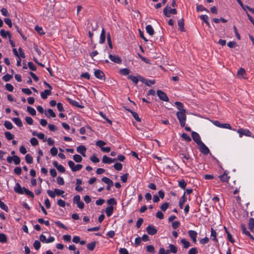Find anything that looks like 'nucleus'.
<instances>
[{
	"label": "nucleus",
	"instance_id": "f257e3e1",
	"mask_svg": "<svg viewBox=\"0 0 254 254\" xmlns=\"http://www.w3.org/2000/svg\"><path fill=\"white\" fill-rule=\"evenodd\" d=\"M176 107L178 110L176 115L182 127H184L186 121V110L184 108L183 104L180 102H176Z\"/></svg>",
	"mask_w": 254,
	"mask_h": 254
},
{
	"label": "nucleus",
	"instance_id": "f03ea898",
	"mask_svg": "<svg viewBox=\"0 0 254 254\" xmlns=\"http://www.w3.org/2000/svg\"><path fill=\"white\" fill-rule=\"evenodd\" d=\"M163 13L165 16L170 17L175 14V8H172L170 6L167 5L163 10Z\"/></svg>",
	"mask_w": 254,
	"mask_h": 254
},
{
	"label": "nucleus",
	"instance_id": "7ed1b4c3",
	"mask_svg": "<svg viewBox=\"0 0 254 254\" xmlns=\"http://www.w3.org/2000/svg\"><path fill=\"white\" fill-rule=\"evenodd\" d=\"M73 201L74 203L77 204L79 208L83 209L84 208V204L80 200V196L79 195H76L73 197Z\"/></svg>",
	"mask_w": 254,
	"mask_h": 254
},
{
	"label": "nucleus",
	"instance_id": "20e7f679",
	"mask_svg": "<svg viewBox=\"0 0 254 254\" xmlns=\"http://www.w3.org/2000/svg\"><path fill=\"white\" fill-rule=\"evenodd\" d=\"M197 145L198 146L199 151L203 154L207 155L209 153L210 150L209 148L204 144L203 142H202Z\"/></svg>",
	"mask_w": 254,
	"mask_h": 254
},
{
	"label": "nucleus",
	"instance_id": "39448f33",
	"mask_svg": "<svg viewBox=\"0 0 254 254\" xmlns=\"http://www.w3.org/2000/svg\"><path fill=\"white\" fill-rule=\"evenodd\" d=\"M237 132L239 133L240 137H242L243 135L246 136H252V132L248 129L242 128L237 130Z\"/></svg>",
	"mask_w": 254,
	"mask_h": 254
},
{
	"label": "nucleus",
	"instance_id": "423d86ee",
	"mask_svg": "<svg viewBox=\"0 0 254 254\" xmlns=\"http://www.w3.org/2000/svg\"><path fill=\"white\" fill-rule=\"evenodd\" d=\"M213 123L217 127L231 129V127L229 124H221L220 122L218 121H215Z\"/></svg>",
	"mask_w": 254,
	"mask_h": 254
},
{
	"label": "nucleus",
	"instance_id": "0eeeda50",
	"mask_svg": "<svg viewBox=\"0 0 254 254\" xmlns=\"http://www.w3.org/2000/svg\"><path fill=\"white\" fill-rule=\"evenodd\" d=\"M102 181L108 185L107 187V190H110L111 187H112L114 185L113 182L111 180L106 177L102 178Z\"/></svg>",
	"mask_w": 254,
	"mask_h": 254
},
{
	"label": "nucleus",
	"instance_id": "6e6552de",
	"mask_svg": "<svg viewBox=\"0 0 254 254\" xmlns=\"http://www.w3.org/2000/svg\"><path fill=\"white\" fill-rule=\"evenodd\" d=\"M95 77L99 79L105 80V75L104 72L100 69L95 70L94 71Z\"/></svg>",
	"mask_w": 254,
	"mask_h": 254
},
{
	"label": "nucleus",
	"instance_id": "1a4fd4ad",
	"mask_svg": "<svg viewBox=\"0 0 254 254\" xmlns=\"http://www.w3.org/2000/svg\"><path fill=\"white\" fill-rule=\"evenodd\" d=\"M191 136L193 140L197 144V145H198L199 144L202 142L200 139V137L198 133H197V132L195 131H192L191 132Z\"/></svg>",
	"mask_w": 254,
	"mask_h": 254
},
{
	"label": "nucleus",
	"instance_id": "9d476101",
	"mask_svg": "<svg viewBox=\"0 0 254 254\" xmlns=\"http://www.w3.org/2000/svg\"><path fill=\"white\" fill-rule=\"evenodd\" d=\"M157 94L161 100L164 101H168L169 98L167 95L163 91L159 90L157 91Z\"/></svg>",
	"mask_w": 254,
	"mask_h": 254
},
{
	"label": "nucleus",
	"instance_id": "9b49d317",
	"mask_svg": "<svg viewBox=\"0 0 254 254\" xmlns=\"http://www.w3.org/2000/svg\"><path fill=\"white\" fill-rule=\"evenodd\" d=\"M109 58L111 60V61H112V62H113L115 63L119 64L122 63V60L118 56L113 55L110 54L109 56Z\"/></svg>",
	"mask_w": 254,
	"mask_h": 254
},
{
	"label": "nucleus",
	"instance_id": "f8f14e48",
	"mask_svg": "<svg viewBox=\"0 0 254 254\" xmlns=\"http://www.w3.org/2000/svg\"><path fill=\"white\" fill-rule=\"evenodd\" d=\"M188 234L190 238L191 239L192 242L195 243L196 242V237L197 235L196 232L194 230H190L188 231Z\"/></svg>",
	"mask_w": 254,
	"mask_h": 254
},
{
	"label": "nucleus",
	"instance_id": "ddd939ff",
	"mask_svg": "<svg viewBox=\"0 0 254 254\" xmlns=\"http://www.w3.org/2000/svg\"><path fill=\"white\" fill-rule=\"evenodd\" d=\"M179 156L185 163H186V161L189 160L190 159V156L188 153H180Z\"/></svg>",
	"mask_w": 254,
	"mask_h": 254
},
{
	"label": "nucleus",
	"instance_id": "4468645a",
	"mask_svg": "<svg viewBox=\"0 0 254 254\" xmlns=\"http://www.w3.org/2000/svg\"><path fill=\"white\" fill-rule=\"evenodd\" d=\"M116 160H117V159H116V158L112 159L111 158H110V157L107 156L106 155H104L103 157V159H102L103 163H107V164L112 163L113 162H115Z\"/></svg>",
	"mask_w": 254,
	"mask_h": 254
},
{
	"label": "nucleus",
	"instance_id": "2eb2a0df",
	"mask_svg": "<svg viewBox=\"0 0 254 254\" xmlns=\"http://www.w3.org/2000/svg\"><path fill=\"white\" fill-rule=\"evenodd\" d=\"M146 231L148 234L151 235H155L157 232V230L154 228V227L152 225H149L146 228Z\"/></svg>",
	"mask_w": 254,
	"mask_h": 254
},
{
	"label": "nucleus",
	"instance_id": "dca6fc26",
	"mask_svg": "<svg viewBox=\"0 0 254 254\" xmlns=\"http://www.w3.org/2000/svg\"><path fill=\"white\" fill-rule=\"evenodd\" d=\"M77 151L81 154L83 157H85V152L86 151V148L85 146L81 145L77 148Z\"/></svg>",
	"mask_w": 254,
	"mask_h": 254
},
{
	"label": "nucleus",
	"instance_id": "f3484780",
	"mask_svg": "<svg viewBox=\"0 0 254 254\" xmlns=\"http://www.w3.org/2000/svg\"><path fill=\"white\" fill-rule=\"evenodd\" d=\"M66 100L68 101V102L71 104L72 105L78 107L80 108H82L83 107L79 104V103L75 100H73L72 99H70L69 98H67Z\"/></svg>",
	"mask_w": 254,
	"mask_h": 254
},
{
	"label": "nucleus",
	"instance_id": "a211bd4d",
	"mask_svg": "<svg viewBox=\"0 0 254 254\" xmlns=\"http://www.w3.org/2000/svg\"><path fill=\"white\" fill-rule=\"evenodd\" d=\"M14 191L19 194H23V188H22L19 183H16L14 188Z\"/></svg>",
	"mask_w": 254,
	"mask_h": 254
},
{
	"label": "nucleus",
	"instance_id": "6ab92c4d",
	"mask_svg": "<svg viewBox=\"0 0 254 254\" xmlns=\"http://www.w3.org/2000/svg\"><path fill=\"white\" fill-rule=\"evenodd\" d=\"M187 201V196H186L185 192L184 193L183 196L181 198L179 201V207L181 209H182L183 206Z\"/></svg>",
	"mask_w": 254,
	"mask_h": 254
},
{
	"label": "nucleus",
	"instance_id": "aec40b11",
	"mask_svg": "<svg viewBox=\"0 0 254 254\" xmlns=\"http://www.w3.org/2000/svg\"><path fill=\"white\" fill-rule=\"evenodd\" d=\"M220 180L223 182H227L229 181L230 177L228 176L226 171L224 172V174L219 176Z\"/></svg>",
	"mask_w": 254,
	"mask_h": 254
},
{
	"label": "nucleus",
	"instance_id": "412c9836",
	"mask_svg": "<svg viewBox=\"0 0 254 254\" xmlns=\"http://www.w3.org/2000/svg\"><path fill=\"white\" fill-rule=\"evenodd\" d=\"M178 25L180 31H185L184 19L182 18L178 20Z\"/></svg>",
	"mask_w": 254,
	"mask_h": 254
},
{
	"label": "nucleus",
	"instance_id": "4be33fe9",
	"mask_svg": "<svg viewBox=\"0 0 254 254\" xmlns=\"http://www.w3.org/2000/svg\"><path fill=\"white\" fill-rule=\"evenodd\" d=\"M51 91L50 90H45L41 93V96L42 99H45L47 98L48 96L51 95Z\"/></svg>",
	"mask_w": 254,
	"mask_h": 254
},
{
	"label": "nucleus",
	"instance_id": "5701e85b",
	"mask_svg": "<svg viewBox=\"0 0 254 254\" xmlns=\"http://www.w3.org/2000/svg\"><path fill=\"white\" fill-rule=\"evenodd\" d=\"M181 243L183 245V248L184 249H188L190 246V243L185 239H182L181 240Z\"/></svg>",
	"mask_w": 254,
	"mask_h": 254
},
{
	"label": "nucleus",
	"instance_id": "b1692460",
	"mask_svg": "<svg viewBox=\"0 0 254 254\" xmlns=\"http://www.w3.org/2000/svg\"><path fill=\"white\" fill-rule=\"evenodd\" d=\"M105 38H106V34H105V30L104 28L102 29L100 37V40L99 43L100 44H103L104 43L105 41Z\"/></svg>",
	"mask_w": 254,
	"mask_h": 254
},
{
	"label": "nucleus",
	"instance_id": "393cba45",
	"mask_svg": "<svg viewBox=\"0 0 254 254\" xmlns=\"http://www.w3.org/2000/svg\"><path fill=\"white\" fill-rule=\"evenodd\" d=\"M211 237L212 239V240L215 242H217L218 240L217 239V233L216 231L213 229H211Z\"/></svg>",
	"mask_w": 254,
	"mask_h": 254
},
{
	"label": "nucleus",
	"instance_id": "a878e982",
	"mask_svg": "<svg viewBox=\"0 0 254 254\" xmlns=\"http://www.w3.org/2000/svg\"><path fill=\"white\" fill-rule=\"evenodd\" d=\"M246 74L245 70L243 68H241L237 72V75L239 78H244V75Z\"/></svg>",
	"mask_w": 254,
	"mask_h": 254
},
{
	"label": "nucleus",
	"instance_id": "bb28decb",
	"mask_svg": "<svg viewBox=\"0 0 254 254\" xmlns=\"http://www.w3.org/2000/svg\"><path fill=\"white\" fill-rule=\"evenodd\" d=\"M114 208L112 206H108L106 209V213L107 216H111L113 213Z\"/></svg>",
	"mask_w": 254,
	"mask_h": 254
},
{
	"label": "nucleus",
	"instance_id": "cd10ccee",
	"mask_svg": "<svg viewBox=\"0 0 254 254\" xmlns=\"http://www.w3.org/2000/svg\"><path fill=\"white\" fill-rule=\"evenodd\" d=\"M0 35L3 37L6 38V36H8L9 38L11 37V34L8 31H6L3 29H1L0 31Z\"/></svg>",
	"mask_w": 254,
	"mask_h": 254
},
{
	"label": "nucleus",
	"instance_id": "c85d7f7f",
	"mask_svg": "<svg viewBox=\"0 0 254 254\" xmlns=\"http://www.w3.org/2000/svg\"><path fill=\"white\" fill-rule=\"evenodd\" d=\"M12 120L18 127H21L23 126L22 121H21V120L19 118H13L12 119Z\"/></svg>",
	"mask_w": 254,
	"mask_h": 254
},
{
	"label": "nucleus",
	"instance_id": "c756f323",
	"mask_svg": "<svg viewBox=\"0 0 254 254\" xmlns=\"http://www.w3.org/2000/svg\"><path fill=\"white\" fill-rule=\"evenodd\" d=\"M45 115L47 117H52L53 118H55L56 117V114L54 112L52 109H48L46 113H45Z\"/></svg>",
	"mask_w": 254,
	"mask_h": 254
},
{
	"label": "nucleus",
	"instance_id": "7c9ffc66",
	"mask_svg": "<svg viewBox=\"0 0 254 254\" xmlns=\"http://www.w3.org/2000/svg\"><path fill=\"white\" fill-rule=\"evenodd\" d=\"M146 32L150 35H153L154 32V29L152 26L150 25H147L146 27Z\"/></svg>",
	"mask_w": 254,
	"mask_h": 254
},
{
	"label": "nucleus",
	"instance_id": "2f4dec72",
	"mask_svg": "<svg viewBox=\"0 0 254 254\" xmlns=\"http://www.w3.org/2000/svg\"><path fill=\"white\" fill-rule=\"evenodd\" d=\"M141 81L142 82L145 83L147 86H150L151 84H154L155 83V81L154 80H146L144 79H142Z\"/></svg>",
	"mask_w": 254,
	"mask_h": 254
},
{
	"label": "nucleus",
	"instance_id": "473e14b6",
	"mask_svg": "<svg viewBox=\"0 0 254 254\" xmlns=\"http://www.w3.org/2000/svg\"><path fill=\"white\" fill-rule=\"evenodd\" d=\"M200 18L203 20L208 26H210V24L208 21V16L207 15H201L199 16Z\"/></svg>",
	"mask_w": 254,
	"mask_h": 254
},
{
	"label": "nucleus",
	"instance_id": "72a5a7b5",
	"mask_svg": "<svg viewBox=\"0 0 254 254\" xmlns=\"http://www.w3.org/2000/svg\"><path fill=\"white\" fill-rule=\"evenodd\" d=\"M178 185L181 189H184L187 186V183L185 180L182 179L178 181Z\"/></svg>",
	"mask_w": 254,
	"mask_h": 254
},
{
	"label": "nucleus",
	"instance_id": "f704fd0d",
	"mask_svg": "<svg viewBox=\"0 0 254 254\" xmlns=\"http://www.w3.org/2000/svg\"><path fill=\"white\" fill-rule=\"evenodd\" d=\"M170 249L165 250V254H170L171 253H175V246L171 244L169 246Z\"/></svg>",
	"mask_w": 254,
	"mask_h": 254
},
{
	"label": "nucleus",
	"instance_id": "c9c22d12",
	"mask_svg": "<svg viewBox=\"0 0 254 254\" xmlns=\"http://www.w3.org/2000/svg\"><path fill=\"white\" fill-rule=\"evenodd\" d=\"M27 111L32 116H35L36 114L35 110L33 108L30 106L27 107Z\"/></svg>",
	"mask_w": 254,
	"mask_h": 254
},
{
	"label": "nucleus",
	"instance_id": "e433bc0d",
	"mask_svg": "<svg viewBox=\"0 0 254 254\" xmlns=\"http://www.w3.org/2000/svg\"><path fill=\"white\" fill-rule=\"evenodd\" d=\"M4 127L8 129H11L13 128V125L11 123L8 121H6L4 123Z\"/></svg>",
	"mask_w": 254,
	"mask_h": 254
},
{
	"label": "nucleus",
	"instance_id": "4c0bfd02",
	"mask_svg": "<svg viewBox=\"0 0 254 254\" xmlns=\"http://www.w3.org/2000/svg\"><path fill=\"white\" fill-rule=\"evenodd\" d=\"M73 159L77 163H80L82 160L81 156L78 154L73 155Z\"/></svg>",
	"mask_w": 254,
	"mask_h": 254
},
{
	"label": "nucleus",
	"instance_id": "58836bf2",
	"mask_svg": "<svg viewBox=\"0 0 254 254\" xmlns=\"http://www.w3.org/2000/svg\"><path fill=\"white\" fill-rule=\"evenodd\" d=\"M127 78L128 79L132 81L133 83H134L135 84H137L138 82V79L134 76L130 75L128 76Z\"/></svg>",
	"mask_w": 254,
	"mask_h": 254
},
{
	"label": "nucleus",
	"instance_id": "ea45409f",
	"mask_svg": "<svg viewBox=\"0 0 254 254\" xmlns=\"http://www.w3.org/2000/svg\"><path fill=\"white\" fill-rule=\"evenodd\" d=\"M106 144V143L105 142H104L103 140H98L96 142V145L98 147H100L101 149V148H103L104 146Z\"/></svg>",
	"mask_w": 254,
	"mask_h": 254
},
{
	"label": "nucleus",
	"instance_id": "a19ab883",
	"mask_svg": "<svg viewBox=\"0 0 254 254\" xmlns=\"http://www.w3.org/2000/svg\"><path fill=\"white\" fill-rule=\"evenodd\" d=\"M96 243L95 242H93L91 243L87 244V248L88 250L90 251H93L96 246Z\"/></svg>",
	"mask_w": 254,
	"mask_h": 254
},
{
	"label": "nucleus",
	"instance_id": "79ce46f5",
	"mask_svg": "<svg viewBox=\"0 0 254 254\" xmlns=\"http://www.w3.org/2000/svg\"><path fill=\"white\" fill-rule=\"evenodd\" d=\"M23 190H24V191H23L24 193H25L26 194L28 195L32 198H33L34 197V193L32 191H30L29 190H28V189H27L24 187H23Z\"/></svg>",
	"mask_w": 254,
	"mask_h": 254
},
{
	"label": "nucleus",
	"instance_id": "37998d69",
	"mask_svg": "<svg viewBox=\"0 0 254 254\" xmlns=\"http://www.w3.org/2000/svg\"><path fill=\"white\" fill-rule=\"evenodd\" d=\"M196 10L197 11H205L206 12H208V10L205 8L201 4L197 5Z\"/></svg>",
	"mask_w": 254,
	"mask_h": 254
},
{
	"label": "nucleus",
	"instance_id": "c03bdc74",
	"mask_svg": "<svg viewBox=\"0 0 254 254\" xmlns=\"http://www.w3.org/2000/svg\"><path fill=\"white\" fill-rule=\"evenodd\" d=\"M130 70L128 68H123L120 70V73L124 75H127L129 73Z\"/></svg>",
	"mask_w": 254,
	"mask_h": 254
},
{
	"label": "nucleus",
	"instance_id": "a18cd8bd",
	"mask_svg": "<svg viewBox=\"0 0 254 254\" xmlns=\"http://www.w3.org/2000/svg\"><path fill=\"white\" fill-rule=\"evenodd\" d=\"M7 242V238L5 234L3 233H0V242L6 243Z\"/></svg>",
	"mask_w": 254,
	"mask_h": 254
},
{
	"label": "nucleus",
	"instance_id": "49530a36",
	"mask_svg": "<svg viewBox=\"0 0 254 254\" xmlns=\"http://www.w3.org/2000/svg\"><path fill=\"white\" fill-rule=\"evenodd\" d=\"M25 160L27 163L31 164L33 162V158L29 154H27L25 156Z\"/></svg>",
	"mask_w": 254,
	"mask_h": 254
},
{
	"label": "nucleus",
	"instance_id": "de8ad7c7",
	"mask_svg": "<svg viewBox=\"0 0 254 254\" xmlns=\"http://www.w3.org/2000/svg\"><path fill=\"white\" fill-rule=\"evenodd\" d=\"M5 137L9 140L12 139L14 138V135L12 134L10 132L6 131L4 133Z\"/></svg>",
	"mask_w": 254,
	"mask_h": 254
},
{
	"label": "nucleus",
	"instance_id": "09e8293b",
	"mask_svg": "<svg viewBox=\"0 0 254 254\" xmlns=\"http://www.w3.org/2000/svg\"><path fill=\"white\" fill-rule=\"evenodd\" d=\"M12 158H13V161L14 162V163L15 165H18L20 164V159L18 156H17L16 155H14L12 156Z\"/></svg>",
	"mask_w": 254,
	"mask_h": 254
},
{
	"label": "nucleus",
	"instance_id": "8fccbe9b",
	"mask_svg": "<svg viewBox=\"0 0 254 254\" xmlns=\"http://www.w3.org/2000/svg\"><path fill=\"white\" fill-rule=\"evenodd\" d=\"M35 30L41 35L45 34V32L43 31V30L41 27L37 26L35 27Z\"/></svg>",
	"mask_w": 254,
	"mask_h": 254
},
{
	"label": "nucleus",
	"instance_id": "3c124183",
	"mask_svg": "<svg viewBox=\"0 0 254 254\" xmlns=\"http://www.w3.org/2000/svg\"><path fill=\"white\" fill-rule=\"evenodd\" d=\"M114 168L118 171H120L122 169L123 165L121 163H116L114 165Z\"/></svg>",
	"mask_w": 254,
	"mask_h": 254
},
{
	"label": "nucleus",
	"instance_id": "603ef678",
	"mask_svg": "<svg viewBox=\"0 0 254 254\" xmlns=\"http://www.w3.org/2000/svg\"><path fill=\"white\" fill-rule=\"evenodd\" d=\"M227 235V239L228 240L232 243H234L235 242L234 239L232 238V235L228 232L227 230H226Z\"/></svg>",
	"mask_w": 254,
	"mask_h": 254
},
{
	"label": "nucleus",
	"instance_id": "864d4df0",
	"mask_svg": "<svg viewBox=\"0 0 254 254\" xmlns=\"http://www.w3.org/2000/svg\"><path fill=\"white\" fill-rule=\"evenodd\" d=\"M181 136L187 141L190 142L191 141L190 137L186 133H183Z\"/></svg>",
	"mask_w": 254,
	"mask_h": 254
},
{
	"label": "nucleus",
	"instance_id": "5fc2aeb1",
	"mask_svg": "<svg viewBox=\"0 0 254 254\" xmlns=\"http://www.w3.org/2000/svg\"><path fill=\"white\" fill-rule=\"evenodd\" d=\"M12 77V75L9 74H6L2 77V79L4 81L7 82L9 81Z\"/></svg>",
	"mask_w": 254,
	"mask_h": 254
},
{
	"label": "nucleus",
	"instance_id": "6e6d98bb",
	"mask_svg": "<svg viewBox=\"0 0 254 254\" xmlns=\"http://www.w3.org/2000/svg\"><path fill=\"white\" fill-rule=\"evenodd\" d=\"M55 223L59 227H61L65 230L67 229V227L64 224H63L59 221H56Z\"/></svg>",
	"mask_w": 254,
	"mask_h": 254
},
{
	"label": "nucleus",
	"instance_id": "4d7b16f0",
	"mask_svg": "<svg viewBox=\"0 0 254 254\" xmlns=\"http://www.w3.org/2000/svg\"><path fill=\"white\" fill-rule=\"evenodd\" d=\"M131 114L132 115L133 117H134V118L138 122H140L141 121V119H140V118L138 116V115L137 114V113L136 112H132V111H130Z\"/></svg>",
	"mask_w": 254,
	"mask_h": 254
},
{
	"label": "nucleus",
	"instance_id": "13d9d810",
	"mask_svg": "<svg viewBox=\"0 0 254 254\" xmlns=\"http://www.w3.org/2000/svg\"><path fill=\"white\" fill-rule=\"evenodd\" d=\"M33 246L36 250H38L41 247V244L39 241L36 240L34 242Z\"/></svg>",
	"mask_w": 254,
	"mask_h": 254
},
{
	"label": "nucleus",
	"instance_id": "bf43d9fd",
	"mask_svg": "<svg viewBox=\"0 0 254 254\" xmlns=\"http://www.w3.org/2000/svg\"><path fill=\"white\" fill-rule=\"evenodd\" d=\"M38 222L41 224L44 223L47 226L50 225V222L49 221H45L42 218H39L38 219Z\"/></svg>",
	"mask_w": 254,
	"mask_h": 254
},
{
	"label": "nucleus",
	"instance_id": "052dcab7",
	"mask_svg": "<svg viewBox=\"0 0 254 254\" xmlns=\"http://www.w3.org/2000/svg\"><path fill=\"white\" fill-rule=\"evenodd\" d=\"M168 206H169V203L165 202L161 205L160 208L162 211H165L168 208Z\"/></svg>",
	"mask_w": 254,
	"mask_h": 254
},
{
	"label": "nucleus",
	"instance_id": "680f3d73",
	"mask_svg": "<svg viewBox=\"0 0 254 254\" xmlns=\"http://www.w3.org/2000/svg\"><path fill=\"white\" fill-rule=\"evenodd\" d=\"M30 143L31 144L33 145V146H35V145H38V140L37 139V138H35V137H32V138H31L30 139Z\"/></svg>",
	"mask_w": 254,
	"mask_h": 254
},
{
	"label": "nucleus",
	"instance_id": "e2e57ef3",
	"mask_svg": "<svg viewBox=\"0 0 254 254\" xmlns=\"http://www.w3.org/2000/svg\"><path fill=\"white\" fill-rule=\"evenodd\" d=\"M209 241V239L207 237H205L203 239H201V240H199V243L201 244H202V245H204V244H206L207 243H208Z\"/></svg>",
	"mask_w": 254,
	"mask_h": 254
},
{
	"label": "nucleus",
	"instance_id": "0e129e2a",
	"mask_svg": "<svg viewBox=\"0 0 254 254\" xmlns=\"http://www.w3.org/2000/svg\"><path fill=\"white\" fill-rule=\"evenodd\" d=\"M198 253V251L196 248H191L189 251L188 254H197Z\"/></svg>",
	"mask_w": 254,
	"mask_h": 254
},
{
	"label": "nucleus",
	"instance_id": "69168bd1",
	"mask_svg": "<svg viewBox=\"0 0 254 254\" xmlns=\"http://www.w3.org/2000/svg\"><path fill=\"white\" fill-rule=\"evenodd\" d=\"M147 251L149 253H155L154 248L152 245H148L146 247Z\"/></svg>",
	"mask_w": 254,
	"mask_h": 254
},
{
	"label": "nucleus",
	"instance_id": "338daca9",
	"mask_svg": "<svg viewBox=\"0 0 254 254\" xmlns=\"http://www.w3.org/2000/svg\"><path fill=\"white\" fill-rule=\"evenodd\" d=\"M50 152L53 156H56L58 153V149L55 147H53L51 149Z\"/></svg>",
	"mask_w": 254,
	"mask_h": 254
},
{
	"label": "nucleus",
	"instance_id": "774afa93",
	"mask_svg": "<svg viewBox=\"0 0 254 254\" xmlns=\"http://www.w3.org/2000/svg\"><path fill=\"white\" fill-rule=\"evenodd\" d=\"M120 254H129L127 250L125 248H121L119 250Z\"/></svg>",
	"mask_w": 254,
	"mask_h": 254
}]
</instances>
